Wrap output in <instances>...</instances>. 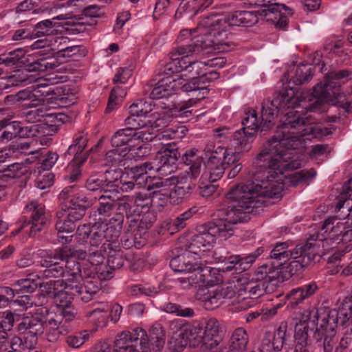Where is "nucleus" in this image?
<instances>
[{
  "label": "nucleus",
  "mask_w": 352,
  "mask_h": 352,
  "mask_svg": "<svg viewBox=\"0 0 352 352\" xmlns=\"http://www.w3.org/2000/svg\"><path fill=\"white\" fill-rule=\"evenodd\" d=\"M333 130L315 123L309 115L302 116L298 111L290 110L286 113L283 124L257 155L256 164L267 170L270 181L280 184L282 191L285 184L295 186L303 184L297 172L286 175L287 170L301 166L295 151L302 147L305 139H320L331 134Z\"/></svg>",
  "instance_id": "1"
},
{
  "label": "nucleus",
  "mask_w": 352,
  "mask_h": 352,
  "mask_svg": "<svg viewBox=\"0 0 352 352\" xmlns=\"http://www.w3.org/2000/svg\"><path fill=\"white\" fill-rule=\"evenodd\" d=\"M192 36L191 30H182L177 38L176 47L169 52L170 61L166 66V71L184 72L186 78H205L213 80L219 74L211 68H222L226 63L223 57H216L206 62L192 59L194 54L209 50L208 52H228L234 49L232 40L224 41L221 38L210 36L203 31Z\"/></svg>",
  "instance_id": "2"
},
{
  "label": "nucleus",
  "mask_w": 352,
  "mask_h": 352,
  "mask_svg": "<svg viewBox=\"0 0 352 352\" xmlns=\"http://www.w3.org/2000/svg\"><path fill=\"white\" fill-rule=\"evenodd\" d=\"M282 196V186L272 182L267 175L266 180H248L231 187L227 192L223 204L239 212H245L246 216L254 208L263 205V197L279 198Z\"/></svg>",
  "instance_id": "3"
},
{
  "label": "nucleus",
  "mask_w": 352,
  "mask_h": 352,
  "mask_svg": "<svg viewBox=\"0 0 352 352\" xmlns=\"http://www.w3.org/2000/svg\"><path fill=\"white\" fill-rule=\"evenodd\" d=\"M178 151L174 142L164 144L162 148L159 151L151 162L136 166L131 170V179L126 181L122 177L120 182L117 177L114 181L110 179L111 170L105 171V182L109 185L116 182L115 186L120 188L122 192H129L135 188H142L147 182L149 177L148 170H155L161 175L171 173L177 161Z\"/></svg>",
  "instance_id": "4"
},
{
  "label": "nucleus",
  "mask_w": 352,
  "mask_h": 352,
  "mask_svg": "<svg viewBox=\"0 0 352 352\" xmlns=\"http://www.w3.org/2000/svg\"><path fill=\"white\" fill-rule=\"evenodd\" d=\"M351 78L352 72L347 69L329 72L324 82L318 83L314 87V100L303 107L310 111L322 112L326 110L327 103L330 102L348 113L352 112V101H349L345 94L338 91L341 85L338 82L340 80L346 82Z\"/></svg>",
  "instance_id": "5"
},
{
  "label": "nucleus",
  "mask_w": 352,
  "mask_h": 352,
  "mask_svg": "<svg viewBox=\"0 0 352 352\" xmlns=\"http://www.w3.org/2000/svg\"><path fill=\"white\" fill-rule=\"evenodd\" d=\"M257 22V15L250 11H236L226 17L211 14L200 21L197 29L193 31H203V34L227 41L231 40L229 36L231 26H252Z\"/></svg>",
  "instance_id": "6"
},
{
  "label": "nucleus",
  "mask_w": 352,
  "mask_h": 352,
  "mask_svg": "<svg viewBox=\"0 0 352 352\" xmlns=\"http://www.w3.org/2000/svg\"><path fill=\"white\" fill-rule=\"evenodd\" d=\"M63 316L55 313H47L43 318L38 316H26L21 319L18 324V331L21 333H27L32 336V343L36 344L37 336L45 334L50 342H57L60 337L65 333V329L61 326Z\"/></svg>",
  "instance_id": "7"
},
{
  "label": "nucleus",
  "mask_w": 352,
  "mask_h": 352,
  "mask_svg": "<svg viewBox=\"0 0 352 352\" xmlns=\"http://www.w3.org/2000/svg\"><path fill=\"white\" fill-rule=\"evenodd\" d=\"M312 241L314 240L309 239L305 245H298L292 250H289V245L286 242L277 243L271 251L270 256L279 261L280 265L289 262V272L294 274L311 261H315L319 254L316 250V244Z\"/></svg>",
  "instance_id": "8"
},
{
  "label": "nucleus",
  "mask_w": 352,
  "mask_h": 352,
  "mask_svg": "<svg viewBox=\"0 0 352 352\" xmlns=\"http://www.w3.org/2000/svg\"><path fill=\"white\" fill-rule=\"evenodd\" d=\"M312 241L314 240L309 239L305 245H298L292 250H289V245L286 242L277 243L271 251L270 256L279 261L280 265L289 262V272L294 274L311 261H315L319 254L316 250V244Z\"/></svg>",
  "instance_id": "9"
},
{
  "label": "nucleus",
  "mask_w": 352,
  "mask_h": 352,
  "mask_svg": "<svg viewBox=\"0 0 352 352\" xmlns=\"http://www.w3.org/2000/svg\"><path fill=\"white\" fill-rule=\"evenodd\" d=\"M344 219H340L338 220L334 217H329L323 223L320 234L317 239L313 236L310 239H313L312 243L316 244V250L320 253L325 254L330 249L336 248L335 245L329 246L330 243H340L341 241H351L352 240V228L346 223Z\"/></svg>",
  "instance_id": "10"
},
{
  "label": "nucleus",
  "mask_w": 352,
  "mask_h": 352,
  "mask_svg": "<svg viewBox=\"0 0 352 352\" xmlns=\"http://www.w3.org/2000/svg\"><path fill=\"white\" fill-rule=\"evenodd\" d=\"M302 94L293 89H285L272 101L265 102L262 106L261 118L263 127L269 129L273 124L277 109H294L302 102Z\"/></svg>",
  "instance_id": "11"
},
{
  "label": "nucleus",
  "mask_w": 352,
  "mask_h": 352,
  "mask_svg": "<svg viewBox=\"0 0 352 352\" xmlns=\"http://www.w3.org/2000/svg\"><path fill=\"white\" fill-rule=\"evenodd\" d=\"M113 349L116 352H148L146 331L138 327L122 331L116 336Z\"/></svg>",
  "instance_id": "12"
},
{
  "label": "nucleus",
  "mask_w": 352,
  "mask_h": 352,
  "mask_svg": "<svg viewBox=\"0 0 352 352\" xmlns=\"http://www.w3.org/2000/svg\"><path fill=\"white\" fill-rule=\"evenodd\" d=\"M72 254L71 248L64 247L52 251L43 250L41 252L40 264L46 269L43 274L46 277L65 278V259Z\"/></svg>",
  "instance_id": "13"
},
{
  "label": "nucleus",
  "mask_w": 352,
  "mask_h": 352,
  "mask_svg": "<svg viewBox=\"0 0 352 352\" xmlns=\"http://www.w3.org/2000/svg\"><path fill=\"white\" fill-rule=\"evenodd\" d=\"M245 214V212L234 210L233 207L230 208L222 204L220 209V218L216 226L212 228L214 230V234L217 233L219 237L224 240L229 239L234 235L238 223L250 219V217L246 216Z\"/></svg>",
  "instance_id": "14"
},
{
  "label": "nucleus",
  "mask_w": 352,
  "mask_h": 352,
  "mask_svg": "<svg viewBox=\"0 0 352 352\" xmlns=\"http://www.w3.org/2000/svg\"><path fill=\"white\" fill-rule=\"evenodd\" d=\"M172 325L177 329L170 341L174 352H182L188 344L193 346L199 344L203 345L201 327L178 322H174Z\"/></svg>",
  "instance_id": "15"
},
{
  "label": "nucleus",
  "mask_w": 352,
  "mask_h": 352,
  "mask_svg": "<svg viewBox=\"0 0 352 352\" xmlns=\"http://www.w3.org/2000/svg\"><path fill=\"white\" fill-rule=\"evenodd\" d=\"M78 289V292H76L75 289H69L66 288V283H65L63 289H60L54 294V299L56 305L63 309L69 307L74 296H79L82 301L88 302L99 290V286L97 281L87 279L84 281V289L81 287Z\"/></svg>",
  "instance_id": "16"
},
{
  "label": "nucleus",
  "mask_w": 352,
  "mask_h": 352,
  "mask_svg": "<svg viewBox=\"0 0 352 352\" xmlns=\"http://www.w3.org/2000/svg\"><path fill=\"white\" fill-rule=\"evenodd\" d=\"M207 260L201 257L198 265L188 271L186 276L178 278L182 286L186 289L188 287L199 288L212 287L215 284L210 267L206 266Z\"/></svg>",
  "instance_id": "17"
},
{
  "label": "nucleus",
  "mask_w": 352,
  "mask_h": 352,
  "mask_svg": "<svg viewBox=\"0 0 352 352\" xmlns=\"http://www.w3.org/2000/svg\"><path fill=\"white\" fill-rule=\"evenodd\" d=\"M201 78H190L184 77V81L182 82V85L180 89L185 92H190L192 98L188 102L179 105L175 110V117L186 118H188L192 115V111L188 109L195 104L197 101H199L208 94L207 89L203 86L199 79Z\"/></svg>",
  "instance_id": "18"
},
{
  "label": "nucleus",
  "mask_w": 352,
  "mask_h": 352,
  "mask_svg": "<svg viewBox=\"0 0 352 352\" xmlns=\"http://www.w3.org/2000/svg\"><path fill=\"white\" fill-rule=\"evenodd\" d=\"M163 112L155 111L149 115L144 116H136L129 113V116L125 119L126 129H130L131 133H135L137 130L147 131L154 133V129L159 130L167 124V119L162 116Z\"/></svg>",
  "instance_id": "19"
},
{
  "label": "nucleus",
  "mask_w": 352,
  "mask_h": 352,
  "mask_svg": "<svg viewBox=\"0 0 352 352\" xmlns=\"http://www.w3.org/2000/svg\"><path fill=\"white\" fill-rule=\"evenodd\" d=\"M168 63L165 65L164 69V72L167 76L157 82L150 94V98L153 100H158L171 96L176 91L180 89L182 86L181 83L184 81V77L186 76L184 72L166 71V66Z\"/></svg>",
  "instance_id": "20"
},
{
  "label": "nucleus",
  "mask_w": 352,
  "mask_h": 352,
  "mask_svg": "<svg viewBox=\"0 0 352 352\" xmlns=\"http://www.w3.org/2000/svg\"><path fill=\"white\" fill-rule=\"evenodd\" d=\"M236 285L230 283L228 285L217 286L204 292L200 299L206 309H214L222 305L226 299L232 298L236 294Z\"/></svg>",
  "instance_id": "21"
},
{
  "label": "nucleus",
  "mask_w": 352,
  "mask_h": 352,
  "mask_svg": "<svg viewBox=\"0 0 352 352\" xmlns=\"http://www.w3.org/2000/svg\"><path fill=\"white\" fill-rule=\"evenodd\" d=\"M54 82L52 78H38L35 79L32 89L30 91L28 102L23 104L26 107H37L44 106L46 101L54 98L53 96L47 98L50 95H54V90L50 85Z\"/></svg>",
  "instance_id": "22"
},
{
  "label": "nucleus",
  "mask_w": 352,
  "mask_h": 352,
  "mask_svg": "<svg viewBox=\"0 0 352 352\" xmlns=\"http://www.w3.org/2000/svg\"><path fill=\"white\" fill-rule=\"evenodd\" d=\"M220 324L214 318H210L201 328L203 345L201 352H223L224 347L221 344V338L219 335Z\"/></svg>",
  "instance_id": "23"
},
{
  "label": "nucleus",
  "mask_w": 352,
  "mask_h": 352,
  "mask_svg": "<svg viewBox=\"0 0 352 352\" xmlns=\"http://www.w3.org/2000/svg\"><path fill=\"white\" fill-rule=\"evenodd\" d=\"M258 7L267 8L261 11L267 21L275 24L280 28H285L287 25V20L283 14H292V10L285 4L280 3L278 0H258Z\"/></svg>",
  "instance_id": "24"
},
{
  "label": "nucleus",
  "mask_w": 352,
  "mask_h": 352,
  "mask_svg": "<svg viewBox=\"0 0 352 352\" xmlns=\"http://www.w3.org/2000/svg\"><path fill=\"white\" fill-rule=\"evenodd\" d=\"M153 132L142 130L135 133H131L130 129H123L118 131L111 138L112 147L116 148H130V151L133 150L135 144L134 142L141 140L142 142H149L153 140Z\"/></svg>",
  "instance_id": "25"
},
{
  "label": "nucleus",
  "mask_w": 352,
  "mask_h": 352,
  "mask_svg": "<svg viewBox=\"0 0 352 352\" xmlns=\"http://www.w3.org/2000/svg\"><path fill=\"white\" fill-rule=\"evenodd\" d=\"M204 152L208 158L207 162H223L225 165H232L238 160L237 152L232 151L229 146H217L212 141L206 143Z\"/></svg>",
  "instance_id": "26"
},
{
  "label": "nucleus",
  "mask_w": 352,
  "mask_h": 352,
  "mask_svg": "<svg viewBox=\"0 0 352 352\" xmlns=\"http://www.w3.org/2000/svg\"><path fill=\"white\" fill-rule=\"evenodd\" d=\"M215 241L214 230L210 228L194 235L186 247L194 256L201 257V255L204 256V252L209 251L214 246Z\"/></svg>",
  "instance_id": "27"
},
{
  "label": "nucleus",
  "mask_w": 352,
  "mask_h": 352,
  "mask_svg": "<svg viewBox=\"0 0 352 352\" xmlns=\"http://www.w3.org/2000/svg\"><path fill=\"white\" fill-rule=\"evenodd\" d=\"M58 198L62 204V208L74 207L85 210L92 205L91 200H89L75 186L65 187L59 194Z\"/></svg>",
  "instance_id": "28"
},
{
  "label": "nucleus",
  "mask_w": 352,
  "mask_h": 352,
  "mask_svg": "<svg viewBox=\"0 0 352 352\" xmlns=\"http://www.w3.org/2000/svg\"><path fill=\"white\" fill-rule=\"evenodd\" d=\"M65 279L66 288L69 289H75L78 292L79 287L84 289V281L87 280L82 279L81 275V269L80 264L74 258H69L65 259Z\"/></svg>",
  "instance_id": "29"
},
{
  "label": "nucleus",
  "mask_w": 352,
  "mask_h": 352,
  "mask_svg": "<svg viewBox=\"0 0 352 352\" xmlns=\"http://www.w3.org/2000/svg\"><path fill=\"white\" fill-rule=\"evenodd\" d=\"M163 112L162 116L167 119V124L166 126L161 127L159 130L154 129V138L157 140H179L182 139L186 133L187 129L183 125H170V122L173 120H169V116L166 114V111L162 110L160 111Z\"/></svg>",
  "instance_id": "30"
},
{
  "label": "nucleus",
  "mask_w": 352,
  "mask_h": 352,
  "mask_svg": "<svg viewBox=\"0 0 352 352\" xmlns=\"http://www.w3.org/2000/svg\"><path fill=\"white\" fill-rule=\"evenodd\" d=\"M200 174V162L198 160L191 167H189L188 170L170 177L172 186H186L194 189L196 185L195 181Z\"/></svg>",
  "instance_id": "31"
},
{
  "label": "nucleus",
  "mask_w": 352,
  "mask_h": 352,
  "mask_svg": "<svg viewBox=\"0 0 352 352\" xmlns=\"http://www.w3.org/2000/svg\"><path fill=\"white\" fill-rule=\"evenodd\" d=\"M232 284L236 285V293L242 295V292H244L245 294H248L247 296L253 298L254 300H256L265 292L264 282L261 280L254 281L252 279L250 281H247L246 278H241L236 282H232Z\"/></svg>",
  "instance_id": "32"
},
{
  "label": "nucleus",
  "mask_w": 352,
  "mask_h": 352,
  "mask_svg": "<svg viewBox=\"0 0 352 352\" xmlns=\"http://www.w3.org/2000/svg\"><path fill=\"white\" fill-rule=\"evenodd\" d=\"M201 257L194 256L186 247L185 252L179 256L173 257L170 261L173 270L179 272H187L198 265Z\"/></svg>",
  "instance_id": "33"
},
{
  "label": "nucleus",
  "mask_w": 352,
  "mask_h": 352,
  "mask_svg": "<svg viewBox=\"0 0 352 352\" xmlns=\"http://www.w3.org/2000/svg\"><path fill=\"white\" fill-rule=\"evenodd\" d=\"M318 286L315 282H311L301 287L294 288L288 292L285 298L291 306H296L301 303L305 299L309 298L315 294Z\"/></svg>",
  "instance_id": "34"
},
{
  "label": "nucleus",
  "mask_w": 352,
  "mask_h": 352,
  "mask_svg": "<svg viewBox=\"0 0 352 352\" xmlns=\"http://www.w3.org/2000/svg\"><path fill=\"white\" fill-rule=\"evenodd\" d=\"M25 212H32L31 233L40 231L45 223V206L37 201H31L25 207Z\"/></svg>",
  "instance_id": "35"
},
{
  "label": "nucleus",
  "mask_w": 352,
  "mask_h": 352,
  "mask_svg": "<svg viewBox=\"0 0 352 352\" xmlns=\"http://www.w3.org/2000/svg\"><path fill=\"white\" fill-rule=\"evenodd\" d=\"M255 135L254 134H249L243 129L238 130L233 134L228 146L230 148H232V151L239 152V154L241 155V153L250 150Z\"/></svg>",
  "instance_id": "36"
},
{
  "label": "nucleus",
  "mask_w": 352,
  "mask_h": 352,
  "mask_svg": "<svg viewBox=\"0 0 352 352\" xmlns=\"http://www.w3.org/2000/svg\"><path fill=\"white\" fill-rule=\"evenodd\" d=\"M0 175V200L6 195V179L19 177L26 172L25 167L20 163H14L3 168Z\"/></svg>",
  "instance_id": "37"
},
{
  "label": "nucleus",
  "mask_w": 352,
  "mask_h": 352,
  "mask_svg": "<svg viewBox=\"0 0 352 352\" xmlns=\"http://www.w3.org/2000/svg\"><path fill=\"white\" fill-rule=\"evenodd\" d=\"M40 284V278L37 275L31 274L27 278L21 279L14 283L16 294L21 297H26V294L32 293Z\"/></svg>",
  "instance_id": "38"
},
{
  "label": "nucleus",
  "mask_w": 352,
  "mask_h": 352,
  "mask_svg": "<svg viewBox=\"0 0 352 352\" xmlns=\"http://www.w3.org/2000/svg\"><path fill=\"white\" fill-rule=\"evenodd\" d=\"M291 333L288 331V324L286 321L280 323L278 327L276 329L274 334H272V340L274 343L275 352L282 350L283 346L291 340Z\"/></svg>",
  "instance_id": "39"
},
{
  "label": "nucleus",
  "mask_w": 352,
  "mask_h": 352,
  "mask_svg": "<svg viewBox=\"0 0 352 352\" xmlns=\"http://www.w3.org/2000/svg\"><path fill=\"white\" fill-rule=\"evenodd\" d=\"M153 205L151 195L147 192H136L133 196V212L140 216L149 212Z\"/></svg>",
  "instance_id": "40"
},
{
  "label": "nucleus",
  "mask_w": 352,
  "mask_h": 352,
  "mask_svg": "<svg viewBox=\"0 0 352 352\" xmlns=\"http://www.w3.org/2000/svg\"><path fill=\"white\" fill-rule=\"evenodd\" d=\"M72 254L69 255V258H72L76 260V258L84 260L87 259V261L91 265H99L100 263L103 262L104 254L100 251L96 250L93 248L89 249L88 252L85 250L78 249V250H72Z\"/></svg>",
  "instance_id": "41"
},
{
  "label": "nucleus",
  "mask_w": 352,
  "mask_h": 352,
  "mask_svg": "<svg viewBox=\"0 0 352 352\" xmlns=\"http://www.w3.org/2000/svg\"><path fill=\"white\" fill-rule=\"evenodd\" d=\"M58 221L56 223V229L58 231V237L60 243H69L72 241V236H64L60 235L61 233L72 232L76 228L75 223L70 221L68 219L65 217V213L63 211L57 212Z\"/></svg>",
  "instance_id": "42"
},
{
  "label": "nucleus",
  "mask_w": 352,
  "mask_h": 352,
  "mask_svg": "<svg viewBox=\"0 0 352 352\" xmlns=\"http://www.w3.org/2000/svg\"><path fill=\"white\" fill-rule=\"evenodd\" d=\"M102 229L105 233L107 242L104 243L100 248L101 252L104 254L107 250H112L116 246V239L120 235V230L112 224L100 223Z\"/></svg>",
  "instance_id": "43"
},
{
  "label": "nucleus",
  "mask_w": 352,
  "mask_h": 352,
  "mask_svg": "<svg viewBox=\"0 0 352 352\" xmlns=\"http://www.w3.org/2000/svg\"><path fill=\"white\" fill-rule=\"evenodd\" d=\"M108 312L109 305L106 303L99 302L92 311L86 313V316L98 327H102L107 323Z\"/></svg>",
  "instance_id": "44"
},
{
  "label": "nucleus",
  "mask_w": 352,
  "mask_h": 352,
  "mask_svg": "<svg viewBox=\"0 0 352 352\" xmlns=\"http://www.w3.org/2000/svg\"><path fill=\"white\" fill-rule=\"evenodd\" d=\"M263 124L254 109L248 110L242 120L243 130L249 134L256 135L259 126Z\"/></svg>",
  "instance_id": "45"
},
{
  "label": "nucleus",
  "mask_w": 352,
  "mask_h": 352,
  "mask_svg": "<svg viewBox=\"0 0 352 352\" xmlns=\"http://www.w3.org/2000/svg\"><path fill=\"white\" fill-rule=\"evenodd\" d=\"M248 342V336L246 331L241 327L234 330L230 339V347L233 352L244 351Z\"/></svg>",
  "instance_id": "46"
},
{
  "label": "nucleus",
  "mask_w": 352,
  "mask_h": 352,
  "mask_svg": "<svg viewBox=\"0 0 352 352\" xmlns=\"http://www.w3.org/2000/svg\"><path fill=\"white\" fill-rule=\"evenodd\" d=\"M310 322L316 327V331L318 334L325 335L329 331L330 333L333 330V328L329 324L328 314L325 311L323 313L314 312L313 319H310Z\"/></svg>",
  "instance_id": "47"
},
{
  "label": "nucleus",
  "mask_w": 352,
  "mask_h": 352,
  "mask_svg": "<svg viewBox=\"0 0 352 352\" xmlns=\"http://www.w3.org/2000/svg\"><path fill=\"white\" fill-rule=\"evenodd\" d=\"M25 334V342H23L22 339L17 336L12 337L10 341L7 340V350H8V347H10V351L21 352L26 349H31L34 348L36 344L32 343V336L30 334Z\"/></svg>",
  "instance_id": "48"
},
{
  "label": "nucleus",
  "mask_w": 352,
  "mask_h": 352,
  "mask_svg": "<svg viewBox=\"0 0 352 352\" xmlns=\"http://www.w3.org/2000/svg\"><path fill=\"white\" fill-rule=\"evenodd\" d=\"M33 29L35 38L41 36L46 38L50 35H54V34H56L57 31H58L55 27V23L50 19L43 20L37 23L33 27Z\"/></svg>",
  "instance_id": "49"
},
{
  "label": "nucleus",
  "mask_w": 352,
  "mask_h": 352,
  "mask_svg": "<svg viewBox=\"0 0 352 352\" xmlns=\"http://www.w3.org/2000/svg\"><path fill=\"white\" fill-rule=\"evenodd\" d=\"M155 106L156 104H154V107H152L151 103L142 100H139L137 102H133L129 107V113L135 115L136 116L143 117L145 115L151 114L155 111H160L159 108Z\"/></svg>",
  "instance_id": "50"
},
{
  "label": "nucleus",
  "mask_w": 352,
  "mask_h": 352,
  "mask_svg": "<svg viewBox=\"0 0 352 352\" xmlns=\"http://www.w3.org/2000/svg\"><path fill=\"white\" fill-rule=\"evenodd\" d=\"M109 151L104 157V164L106 166H113L116 165L119 162H122V158L125 157L129 152L130 148L129 147H123V148H116Z\"/></svg>",
  "instance_id": "51"
},
{
  "label": "nucleus",
  "mask_w": 352,
  "mask_h": 352,
  "mask_svg": "<svg viewBox=\"0 0 352 352\" xmlns=\"http://www.w3.org/2000/svg\"><path fill=\"white\" fill-rule=\"evenodd\" d=\"M126 96V91L122 87L116 86L111 91L109 102L106 109L107 112H111L116 108Z\"/></svg>",
  "instance_id": "52"
},
{
  "label": "nucleus",
  "mask_w": 352,
  "mask_h": 352,
  "mask_svg": "<svg viewBox=\"0 0 352 352\" xmlns=\"http://www.w3.org/2000/svg\"><path fill=\"white\" fill-rule=\"evenodd\" d=\"M311 323L310 319L307 320L303 319L299 322H297L295 326L294 338L297 342L296 344L306 345L308 339V330L309 324Z\"/></svg>",
  "instance_id": "53"
},
{
  "label": "nucleus",
  "mask_w": 352,
  "mask_h": 352,
  "mask_svg": "<svg viewBox=\"0 0 352 352\" xmlns=\"http://www.w3.org/2000/svg\"><path fill=\"white\" fill-rule=\"evenodd\" d=\"M34 80L35 79H34L32 76L28 75L27 71L18 70L13 75L8 77V84L3 86V88L7 89L10 86H19L23 83L27 85L32 82H34Z\"/></svg>",
  "instance_id": "54"
},
{
  "label": "nucleus",
  "mask_w": 352,
  "mask_h": 352,
  "mask_svg": "<svg viewBox=\"0 0 352 352\" xmlns=\"http://www.w3.org/2000/svg\"><path fill=\"white\" fill-rule=\"evenodd\" d=\"M340 219H346V223L352 228V199L340 201L336 208Z\"/></svg>",
  "instance_id": "55"
},
{
  "label": "nucleus",
  "mask_w": 352,
  "mask_h": 352,
  "mask_svg": "<svg viewBox=\"0 0 352 352\" xmlns=\"http://www.w3.org/2000/svg\"><path fill=\"white\" fill-rule=\"evenodd\" d=\"M232 165H225L223 162H207L206 168L209 173V180L214 182L222 177L226 168Z\"/></svg>",
  "instance_id": "56"
},
{
  "label": "nucleus",
  "mask_w": 352,
  "mask_h": 352,
  "mask_svg": "<svg viewBox=\"0 0 352 352\" xmlns=\"http://www.w3.org/2000/svg\"><path fill=\"white\" fill-rule=\"evenodd\" d=\"M240 296L241 295L239 294L237 298L232 302L230 307L229 310L232 313L245 311L253 307L257 302V300L253 299V298H250L247 296L240 298Z\"/></svg>",
  "instance_id": "57"
},
{
  "label": "nucleus",
  "mask_w": 352,
  "mask_h": 352,
  "mask_svg": "<svg viewBox=\"0 0 352 352\" xmlns=\"http://www.w3.org/2000/svg\"><path fill=\"white\" fill-rule=\"evenodd\" d=\"M91 335V333L89 331H81L75 334L68 336L66 338V342L69 346L73 349H78L82 346L85 342L89 340Z\"/></svg>",
  "instance_id": "58"
},
{
  "label": "nucleus",
  "mask_w": 352,
  "mask_h": 352,
  "mask_svg": "<svg viewBox=\"0 0 352 352\" xmlns=\"http://www.w3.org/2000/svg\"><path fill=\"white\" fill-rule=\"evenodd\" d=\"M88 141L87 135L83 131L77 133L74 138V142L67 150L70 155L80 153L86 147Z\"/></svg>",
  "instance_id": "59"
},
{
  "label": "nucleus",
  "mask_w": 352,
  "mask_h": 352,
  "mask_svg": "<svg viewBox=\"0 0 352 352\" xmlns=\"http://www.w3.org/2000/svg\"><path fill=\"white\" fill-rule=\"evenodd\" d=\"M147 190L151 191L150 194H165L171 196L172 184L170 177L153 183L148 186Z\"/></svg>",
  "instance_id": "60"
},
{
  "label": "nucleus",
  "mask_w": 352,
  "mask_h": 352,
  "mask_svg": "<svg viewBox=\"0 0 352 352\" xmlns=\"http://www.w3.org/2000/svg\"><path fill=\"white\" fill-rule=\"evenodd\" d=\"M65 282L63 280H50L47 282H41L38 285L41 289V292L47 295L54 297V294L58 292L60 289H63Z\"/></svg>",
  "instance_id": "61"
},
{
  "label": "nucleus",
  "mask_w": 352,
  "mask_h": 352,
  "mask_svg": "<svg viewBox=\"0 0 352 352\" xmlns=\"http://www.w3.org/2000/svg\"><path fill=\"white\" fill-rule=\"evenodd\" d=\"M193 189L188 187L173 186L171 192V204L177 205L181 204L184 199L188 197Z\"/></svg>",
  "instance_id": "62"
},
{
  "label": "nucleus",
  "mask_w": 352,
  "mask_h": 352,
  "mask_svg": "<svg viewBox=\"0 0 352 352\" xmlns=\"http://www.w3.org/2000/svg\"><path fill=\"white\" fill-rule=\"evenodd\" d=\"M24 56V52L21 49L10 52L8 54H1L0 56V65L5 64L7 66L18 65L23 61L22 58Z\"/></svg>",
  "instance_id": "63"
},
{
  "label": "nucleus",
  "mask_w": 352,
  "mask_h": 352,
  "mask_svg": "<svg viewBox=\"0 0 352 352\" xmlns=\"http://www.w3.org/2000/svg\"><path fill=\"white\" fill-rule=\"evenodd\" d=\"M310 158L317 164H320L328 156V147L326 145L316 144L309 152Z\"/></svg>",
  "instance_id": "64"
}]
</instances>
